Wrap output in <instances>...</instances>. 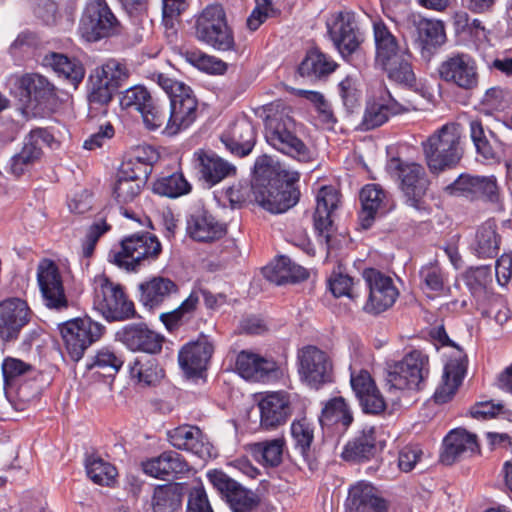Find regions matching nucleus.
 Masks as SVG:
<instances>
[{
    "label": "nucleus",
    "mask_w": 512,
    "mask_h": 512,
    "mask_svg": "<svg viewBox=\"0 0 512 512\" xmlns=\"http://www.w3.org/2000/svg\"><path fill=\"white\" fill-rule=\"evenodd\" d=\"M190 190L191 185L183 174L178 172L162 176L153 183V191L156 194L169 198H177L188 194Z\"/></svg>",
    "instance_id": "50"
},
{
    "label": "nucleus",
    "mask_w": 512,
    "mask_h": 512,
    "mask_svg": "<svg viewBox=\"0 0 512 512\" xmlns=\"http://www.w3.org/2000/svg\"><path fill=\"white\" fill-rule=\"evenodd\" d=\"M14 86L20 100L28 107L36 106L54 97V85L37 73H26L15 78Z\"/></svg>",
    "instance_id": "24"
},
{
    "label": "nucleus",
    "mask_w": 512,
    "mask_h": 512,
    "mask_svg": "<svg viewBox=\"0 0 512 512\" xmlns=\"http://www.w3.org/2000/svg\"><path fill=\"white\" fill-rule=\"evenodd\" d=\"M156 236L149 233L134 234L121 242L119 250L109 253V261L127 271H136L145 262L155 260L161 252Z\"/></svg>",
    "instance_id": "7"
},
{
    "label": "nucleus",
    "mask_w": 512,
    "mask_h": 512,
    "mask_svg": "<svg viewBox=\"0 0 512 512\" xmlns=\"http://www.w3.org/2000/svg\"><path fill=\"white\" fill-rule=\"evenodd\" d=\"M418 109L417 105L410 99H395L390 91L381 86L373 100L367 103L362 126L366 130L377 128L386 123L390 117L408 113Z\"/></svg>",
    "instance_id": "13"
},
{
    "label": "nucleus",
    "mask_w": 512,
    "mask_h": 512,
    "mask_svg": "<svg viewBox=\"0 0 512 512\" xmlns=\"http://www.w3.org/2000/svg\"><path fill=\"white\" fill-rule=\"evenodd\" d=\"M140 301L149 308L156 309L178 299L179 287L169 278L153 277L139 285Z\"/></svg>",
    "instance_id": "28"
},
{
    "label": "nucleus",
    "mask_w": 512,
    "mask_h": 512,
    "mask_svg": "<svg viewBox=\"0 0 512 512\" xmlns=\"http://www.w3.org/2000/svg\"><path fill=\"white\" fill-rule=\"evenodd\" d=\"M265 278L277 285L304 280L308 277L307 270L291 261L286 256H280L263 269Z\"/></svg>",
    "instance_id": "39"
},
{
    "label": "nucleus",
    "mask_w": 512,
    "mask_h": 512,
    "mask_svg": "<svg viewBox=\"0 0 512 512\" xmlns=\"http://www.w3.org/2000/svg\"><path fill=\"white\" fill-rule=\"evenodd\" d=\"M31 310L26 301L8 298L0 302V339L15 341L30 320Z\"/></svg>",
    "instance_id": "21"
},
{
    "label": "nucleus",
    "mask_w": 512,
    "mask_h": 512,
    "mask_svg": "<svg viewBox=\"0 0 512 512\" xmlns=\"http://www.w3.org/2000/svg\"><path fill=\"white\" fill-rule=\"evenodd\" d=\"M195 156L201 177L211 186L236 173L234 165L215 153L198 151Z\"/></svg>",
    "instance_id": "36"
},
{
    "label": "nucleus",
    "mask_w": 512,
    "mask_h": 512,
    "mask_svg": "<svg viewBox=\"0 0 512 512\" xmlns=\"http://www.w3.org/2000/svg\"><path fill=\"white\" fill-rule=\"evenodd\" d=\"M336 66L337 64L327 55L317 49H312L307 52L298 71L301 76L318 79L332 73Z\"/></svg>",
    "instance_id": "48"
},
{
    "label": "nucleus",
    "mask_w": 512,
    "mask_h": 512,
    "mask_svg": "<svg viewBox=\"0 0 512 512\" xmlns=\"http://www.w3.org/2000/svg\"><path fill=\"white\" fill-rule=\"evenodd\" d=\"M123 363L124 361L120 355H117L115 351L108 347H103L91 357L87 363V368L89 370L97 369L112 376L121 369Z\"/></svg>",
    "instance_id": "52"
},
{
    "label": "nucleus",
    "mask_w": 512,
    "mask_h": 512,
    "mask_svg": "<svg viewBox=\"0 0 512 512\" xmlns=\"http://www.w3.org/2000/svg\"><path fill=\"white\" fill-rule=\"evenodd\" d=\"M88 477L96 484L109 486L117 475L116 468L99 457H90L86 461Z\"/></svg>",
    "instance_id": "55"
},
{
    "label": "nucleus",
    "mask_w": 512,
    "mask_h": 512,
    "mask_svg": "<svg viewBox=\"0 0 512 512\" xmlns=\"http://www.w3.org/2000/svg\"><path fill=\"white\" fill-rule=\"evenodd\" d=\"M387 170L400 180V188L410 205L419 209L421 199L428 188L424 168L418 163L403 162L399 158H392L387 164Z\"/></svg>",
    "instance_id": "16"
},
{
    "label": "nucleus",
    "mask_w": 512,
    "mask_h": 512,
    "mask_svg": "<svg viewBox=\"0 0 512 512\" xmlns=\"http://www.w3.org/2000/svg\"><path fill=\"white\" fill-rule=\"evenodd\" d=\"M254 200L265 210L280 214L292 208L299 200L295 187L299 173L286 169L274 170L267 156L259 157L254 165Z\"/></svg>",
    "instance_id": "1"
},
{
    "label": "nucleus",
    "mask_w": 512,
    "mask_h": 512,
    "mask_svg": "<svg viewBox=\"0 0 512 512\" xmlns=\"http://www.w3.org/2000/svg\"><path fill=\"white\" fill-rule=\"evenodd\" d=\"M187 235L197 242L210 243L226 234V225L205 209L194 210L186 220Z\"/></svg>",
    "instance_id": "23"
},
{
    "label": "nucleus",
    "mask_w": 512,
    "mask_h": 512,
    "mask_svg": "<svg viewBox=\"0 0 512 512\" xmlns=\"http://www.w3.org/2000/svg\"><path fill=\"white\" fill-rule=\"evenodd\" d=\"M327 26L331 40L343 56H349L358 49L362 36L352 13H336Z\"/></svg>",
    "instance_id": "22"
},
{
    "label": "nucleus",
    "mask_w": 512,
    "mask_h": 512,
    "mask_svg": "<svg viewBox=\"0 0 512 512\" xmlns=\"http://www.w3.org/2000/svg\"><path fill=\"white\" fill-rule=\"evenodd\" d=\"M260 413V427L274 431L286 424L293 413L290 394L274 391L265 394L257 404Z\"/></svg>",
    "instance_id": "20"
},
{
    "label": "nucleus",
    "mask_w": 512,
    "mask_h": 512,
    "mask_svg": "<svg viewBox=\"0 0 512 512\" xmlns=\"http://www.w3.org/2000/svg\"><path fill=\"white\" fill-rule=\"evenodd\" d=\"M329 287L335 297L347 296L354 299L356 295L353 290V279L342 273L341 271H334L329 278Z\"/></svg>",
    "instance_id": "58"
},
{
    "label": "nucleus",
    "mask_w": 512,
    "mask_h": 512,
    "mask_svg": "<svg viewBox=\"0 0 512 512\" xmlns=\"http://www.w3.org/2000/svg\"><path fill=\"white\" fill-rule=\"evenodd\" d=\"M346 509L347 512H384L386 503L372 485L359 482L349 490Z\"/></svg>",
    "instance_id": "35"
},
{
    "label": "nucleus",
    "mask_w": 512,
    "mask_h": 512,
    "mask_svg": "<svg viewBox=\"0 0 512 512\" xmlns=\"http://www.w3.org/2000/svg\"><path fill=\"white\" fill-rule=\"evenodd\" d=\"M143 123L149 130H156L164 123H167L166 113L162 111L159 104L153 99L149 107L140 113Z\"/></svg>",
    "instance_id": "61"
},
{
    "label": "nucleus",
    "mask_w": 512,
    "mask_h": 512,
    "mask_svg": "<svg viewBox=\"0 0 512 512\" xmlns=\"http://www.w3.org/2000/svg\"><path fill=\"white\" fill-rule=\"evenodd\" d=\"M413 24L417 32V41L423 49L430 50L445 42L446 35L441 21L417 16L413 18Z\"/></svg>",
    "instance_id": "43"
},
{
    "label": "nucleus",
    "mask_w": 512,
    "mask_h": 512,
    "mask_svg": "<svg viewBox=\"0 0 512 512\" xmlns=\"http://www.w3.org/2000/svg\"><path fill=\"white\" fill-rule=\"evenodd\" d=\"M374 434V427H364L359 435L345 445L341 454L342 458L351 462L369 460L376 450Z\"/></svg>",
    "instance_id": "40"
},
{
    "label": "nucleus",
    "mask_w": 512,
    "mask_h": 512,
    "mask_svg": "<svg viewBox=\"0 0 512 512\" xmlns=\"http://www.w3.org/2000/svg\"><path fill=\"white\" fill-rule=\"evenodd\" d=\"M423 150L428 167L434 173L456 165L461 158L458 125H443L423 143Z\"/></svg>",
    "instance_id": "5"
},
{
    "label": "nucleus",
    "mask_w": 512,
    "mask_h": 512,
    "mask_svg": "<svg viewBox=\"0 0 512 512\" xmlns=\"http://www.w3.org/2000/svg\"><path fill=\"white\" fill-rule=\"evenodd\" d=\"M488 135L491 136L492 132H486L479 120H472L470 122V137L477 153L486 160H493L496 157V153L490 144Z\"/></svg>",
    "instance_id": "57"
},
{
    "label": "nucleus",
    "mask_w": 512,
    "mask_h": 512,
    "mask_svg": "<svg viewBox=\"0 0 512 512\" xmlns=\"http://www.w3.org/2000/svg\"><path fill=\"white\" fill-rule=\"evenodd\" d=\"M353 421L352 412L342 397L331 399L322 409L319 422L323 429L342 434Z\"/></svg>",
    "instance_id": "37"
},
{
    "label": "nucleus",
    "mask_w": 512,
    "mask_h": 512,
    "mask_svg": "<svg viewBox=\"0 0 512 512\" xmlns=\"http://www.w3.org/2000/svg\"><path fill=\"white\" fill-rule=\"evenodd\" d=\"M490 281L491 274L488 266L471 268L466 274V283L473 293L481 292Z\"/></svg>",
    "instance_id": "62"
},
{
    "label": "nucleus",
    "mask_w": 512,
    "mask_h": 512,
    "mask_svg": "<svg viewBox=\"0 0 512 512\" xmlns=\"http://www.w3.org/2000/svg\"><path fill=\"white\" fill-rule=\"evenodd\" d=\"M378 66L385 71L387 77L392 82L406 87H412L415 83L416 78L412 70L411 55L409 52L391 58L388 62H383Z\"/></svg>",
    "instance_id": "46"
},
{
    "label": "nucleus",
    "mask_w": 512,
    "mask_h": 512,
    "mask_svg": "<svg viewBox=\"0 0 512 512\" xmlns=\"http://www.w3.org/2000/svg\"><path fill=\"white\" fill-rule=\"evenodd\" d=\"M265 139L271 147L298 161L309 162L313 158L311 151L296 136L294 120L283 112L267 115Z\"/></svg>",
    "instance_id": "4"
},
{
    "label": "nucleus",
    "mask_w": 512,
    "mask_h": 512,
    "mask_svg": "<svg viewBox=\"0 0 512 512\" xmlns=\"http://www.w3.org/2000/svg\"><path fill=\"white\" fill-rule=\"evenodd\" d=\"M154 159L155 152L151 147H139L134 159L121 165L113 187V197L119 204L131 203L139 196L149 164Z\"/></svg>",
    "instance_id": "2"
},
{
    "label": "nucleus",
    "mask_w": 512,
    "mask_h": 512,
    "mask_svg": "<svg viewBox=\"0 0 512 512\" xmlns=\"http://www.w3.org/2000/svg\"><path fill=\"white\" fill-rule=\"evenodd\" d=\"M221 141L233 154L247 156L256 143V132L252 122L242 117L233 122L222 134Z\"/></svg>",
    "instance_id": "29"
},
{
    "label": "nucleus",
    "mask_w": 512,
    "mask_h": 512,
    "mask_svg": "<svg viewBox=\"0 0 512 512\" xmlns=\"http://www.w3.org/2000/svg\"><path fill=\"white\" fill-rule=\"evenodd\" d=\"M478 176L460 175L449 187L452 194L461 195L467 198L477 197Z\"/></svg>",
    "instance_id": "60"
},
{
    "label": "nucleus",
    "mask_w": 512,
    "mask_h": 512,
    "mask_svg": "<svg viewBox=\"0 0 512 512\" xmlns=\"http://www.w3.org/2000/svg\"><path fill=\"white\" fill-rule=\"evenodd\" d=\"M251 194L254 195V181L251 184L239 182L226 190V197L233 208H240L248 202Z\"/></svg>",
    "instance_id": "59"
},
{
    "label": "nucleus",
    "mask_w": 512,
    "mask_h": 512,
    "mask_svg": "<svg viewBox=\"0 0 512 512\" xmlns=\"http://www.w3.org/2000/svg\"><path fill=\"white\" fill-rule=\"evenodd\" d=\"M199 304V296L192 292L181 304L172 311L162 313L160 319L169 330L175 329L183 321L190 319Z\"/></svg>",
    "instance_id": "51"
},
{
    "label": "nucleus",
    "mask_w": 512,
    "mask_h": 512,
    "mask_svg": "<svg viewBox=\"0 0 512 512\" xmlns=\"http://www.w3.org/2000/svg\"><path fill=\"white\" fill-rule=\"evenodd\" d=\"M423 451L419 446L409 445L399 452L398 466L403 472H410L421 461Z\"/></svg>",
    "instance_id": "63"
},
{
    "label": "nucleus",
    "mask_w": 512,
    "mask_h": 512,
    "mask_svg": "<svg viewBox=\"0 0 512 512\" xmlns=\"http://www.w3.org/2000/svg\"><path fill=\"white\" fill-rule=\"evenodd\" d=\"M127 68L116 60H109L96 67L89 76V101L104 105L111 101L113 93L127 80Z\"/></svg>",
    "instance_id": "11"
},
{
    "label": "nucleus",
    "mask_w": 512,
    "mask_h": 512,
    "mask_svg": "<svg viewBox=\"0 0 512 512\" xmlns=\"http://www.w3.org/2000/svg\"><path fill=\"white\" fill-rule=\"evenodd\" d=\"M182 487L166 484L155 488L152 498L154 512H178L182 505Z\"/></svg>",
    "instance_id": "49"
},
{
    "label": "nucleus",
    "mask_w": 512,
    "mask_h": 512,
    "mask_svg": "<svg viewBox=\"0 0 512 512\" xmlns=\"http://www.w3.org/2000/svg\"><path fill=\"white\" fill-rule=\"evenodd\" d=\"M168 438L175 448L191 452L201 459H207L213 455V446L196 426H179L168 432Z\"/></svg>",
    "instance_id": "26"
},
{
    "label": "nucleus",
    "mask_w": 512,
    "mask_h": 512,
    "mask_svg": "<svg viewBox=\"0 0 512 512\" xmlns=\"http://www.w3.org/2000/svg\"><path fill=\"white\" fill-rule=\"evenodd\" d=\"M121 25L104 0H92L80 19L78 32L87 42L120 33Z\"/></svg>",
    "instance_id": "9"
},
{
    "label": "nucleus",
    "mask_w": 512,
    "mask_h": 512,
    "mask_svg": "<svg viewBox=\"0 0 512 512\" xmlns=\"http://www.w3.org/2000/svg\"><path fill=\"white\" fill-rule=\"evenodd\" d=\"M235 368L242 378L259 382L275 377L278 365L272 359L264 358L249 351H241L237 355Z\"/></svg>",
    "instance_id": "30"
},
{
    "label": "nucleus",
    "mask_w": 512,
    "mask_h": 512,
    "mask_svg": "<svg viewBox=\"0 0 512 512\" xmlns=\"http://www.w3.org/2000/svg\"><path fill=\"white\" fill-rule=\"evenodd\" d=\"M361 211L359 221L364 229L371 227L374 219L390 208L388 193L379 184H367L360 191Z\"/></svg>",
    "instance_id": "27"
},
{
    "label": "nucleus",
    "mask_w": 512,
    "mask_h": 512,
    "mask_svg": "<svg viewBox=\"0 0 512 512\" xmlns=\"http://www.w3.org/2000/svg\"><path fill=\"white\" fill-rule=\"evenodd\" d=\"M198 103L191 89L174 95L170 100V114L165 126L168 135H175L188 128L197 118Z\"/></svg>",
    "instance_id": "25"
},
{
    "label": "nucleus",
    "mask_w": 512,
    "mask_h": 512,
    "mask_svg": "<svg viewBox=\"0 0 512 512\" xmlns=\"http://www.w3.org/2000/svg\"><path fill=\"white\" fill-rule=\"evenodd\" d=\"M363 278L369 290L365 311L378 314L393 306L399 291L391 277L370 268L363 271Z\"/></svg>",
    "instance_id": "17"
},
{
    "label": "nucleus",
    "mask_w": 512,
    "mask_h": 512,
    "mask_svg": "<svg viewBox=\"0 0 512 512\" xmlns=\"http://www.w3.org/2000/svg\"><path fill=\"white\" fill-rule=\"evenodd\" d=\"M187 512H213L203 487H194L190 491Z\"/></svg>",
    "instance_id": "64"
},
{
    "label": "nucleus",
    "mask_w": 512,
    "mask_h": 512,
    "mask_svg": "<svg viewBox=\"0 0 512 512\" xmlns=\"http://www.w3.org/2000/svg\"><path fill=\"white\" fill-rule=\"evenodd\" d=\"M440 78L461 90L473 91L479 85L476 60L467 53H456L447 57L438 68Z\"/></svg>",
    "instance_id": "14"
},
{
    "label": "nucleus",
    "mask_w": 512,
    "mask_h": 512,
    "mask_svg": "<svg viewBox=\"0 0 512 512\" xmlns=\"http://www.w3.org/2000/svg\"><path fill=\"white\" fill-rule=\"evenodd\" d=\"M142 469L149 476L165 479L185 474L189 471V465L179 453L167 451L143 462Z\"/></svg>",
    "instance_id": "34"
},
{
    "label": "nucleus",
    "mask_w": 512,
    "mask_h": 512,
    "mask_svg": "<svg viewBox=\"0 0 512 512\" xmlns=\"http://www.w3.org/2000/svg\"><path fill=\"white\" fill-rule=\"evenodd\" d=\"M122 342L131 351L157 354L162 350L164 338L144 324L126 326L121 335Z\"/></svg>",
    "instance_id": "32"
},
{
    "label": "nucleus",
    "mask_w": 512,
    "mask_h": 512,
    "mask_svg": "<svg viewBox=\"0 0 512 512\" xmlns=\"http://www.w3.org/2000/svg\"><path fill=\"white\" fill-rule=\"evenodd\" d=\"M213 352V344L201 336L182 347L178 354L179 365L187 375H196L206 369Z\"/></svg>",
    "instance_id": "31"
},
{
    "label": "nucleus",
    "mask_w": 512,
    "mask_h": 512,
    "mask_svg": "<svg viewBox=\"0 0 512 512\" xmlns=\"http://www.w3.org/2000/svg\"><path fill=\"white\" fill-rule=\"evenodd\" d=\"M37 283L46 307L54 310H63L68 307L62 276L53 261L45 259L39 263Z\"/></svg>",
    "instance_id": "19"
},
{
    "label": "nucleus",
    "mask_w": 512,
    "mask_h": 512,
    "mask_svg": "<svg viewBox=\"0 0 512 512\" xmlns=\"http://www.w3.org/2000/svg\"><path fill=\"white\" fill-rule=\"evenodd\" d=\"M54 142L53 135L47 129L36 128L25 137L22 148L38 160L42 154V149L52 147Z\"/></svg>",
    "instance_id": "56"
},
{
    "label": "nucleus",
    "mask_w": 512,
    "mask_h": 512,
    "mask_svg": "<svg viewBox=\"0 0 512 512\" xmlns=\"http://www.w3.org/2000/svg\"><path fill=\"white\" fill-rule=\"evenodd\" d=\"M43 64L51 67L59 76L71 81L73 84H78L84 78L83 66L75 61L69 59L66 55L50 52L43 58Z\"/></svg>",
    "instance_id": "47"
},
{
    "label": "nucleus",
    "mask_w": 512,
    "mask_h": 512,
    "mask_svg": "<svg viewBox=\"0 0 512 512\" xmlns=\"http://www.w3.org/2000/svg\"><path fill=\"white\" fill-rule=\"evenodd\" d=\"M429 373L428 355L413 350L401 360L387 364L385 380L390 389L418 391L424 388Z\"/></svg>",
    "instance_id": "3"
},
{
    "label": "nucleus",
    "mask_w": 512,
    "mask_h": 512,
    "mask_svg": "<svg viewBox=\"0 0 512 512\" xmlns=\"http://www.w3.org/2000/svg\"><path fill=\"white\" fill-rule=\"evenodd\" d=\"M301 381L313 389L333 381V362L330 356L316 346L308 345L297 355Z\"/></svg>",
    "instance_id": "12"
},
{
    "label": "nucleus",
    "mask_w": 512,
    "mask_h": 512,
    "mask_svg": "<svg viewBox=\"0 0 512 512\" xmlns=\"http://www.w3.org/2000/svg\"><path fill=\"white\" fill-rule=\"evenodd\" d=\"M419 275L424 291L441 293L445 290L446 275L437 261L422 266Z\"/></svg>",
    "instance_id": "54"
},
{
    "label": "nucleus",
    "mask_w": 512,
    "mask_h": 512,
    "mask_svg": "<svg viewBox=\"0 0 512 512\" xmlns=\"http://www.w3.org/2000/svg\"><path fill=\"white\" fill-rule=\"evenodd\" d=\"M214 488L226 499L232 512H253L260 504L259 495L247 489L227 474L219 470L207 473Z\"/></svg>",
    "instance_id": "15"
},
{
    "label": "nucleus",
    "mask_w": 512,
    "mask_h": 512,
    "mask_svg": "<svg viewBox=\"0 0 512 512\" xmlns=\"http://www.w3.org/2000/svg\"><path fill=\"white\" fill-rule=\"evenodd\" d=\"M195 37L219 51L234 49L235 41L227 24L226 13L219 4L206 6L195 19Z\"/></svg>",
    "instance_id": "6"
},
{
    "label": "nucleus",
    "mask_w": 512,
    "mask_h": 512,
    "mask_svg": "<svg viewBox=\"0 0 512 512\" xmlns=\"http://www.w3.org/2000/svg\"><path fill=\"white\" fill-rule=\"evenodd\" d=\"M285 448V438L277 437L250 444L249 452L261 465L265 467H277L283 461Z\"/></svg>",
    "instance_id": "41"
},
{
    "label": "nucleus",
    "mask_w": 512,
    "mask_h": 512,
    "mask_svg": "<svg viewBox=\"0 0 512 512\" xmlns=\"http://www.w3.org/2000/svg\"><path fill=\"white\" fill-rule=\"evenodd\" d=\"M93 307L110 321L129 319L135 313L134 304L127 299L122 287L105 275L94 278Z\"/></svg>",
    "instance_id": "8"
},
{
    "label": "nucleus",
    "mask_w": 512,
    "mask_h": 512,
    "mask_svg": "<svg viewBox=\"0 0 512 512\" xmlns=\"http://www.w3.org/2000/svg\"><path fill=\"white\" fill-rule=\"evenodd\" d=\"M153 100L150 92L142 85H135L123 91L120 96V106L128 111L141 113Z\"/></svg>",
    "instance_id": "53"
},
{
    "label": "nucleus",
    "mask_w": 512,
    "mask_h": 512,
    "mask_svg": "<svg viewBox=\"0 0 512 512\" xmlns=\"http://www.w3.org/2000/svg\"><path fill=\"white\" fill-rule=\"evenodd\" d=\"M374 42L376 48V64L388 62L389 59L408 52L399 44L397 38L382 20L373 22Z\"/></svg>",
    "instance_id": "38"
},
{
    "label": "nucleus",
    "mask_w": 512,
    "mask_h": 512,
    "mask_svg": "<svg viewBox=\"0 0 512 512\" xmlns=\"http://www.w3.org/2000/svg\"><path fill=\"white\" fill-rule=\"evenodd\" d=\"M499 245L500 237L496 232V225L487 221L478 228L471 248L480 258H493L498 254Z\"/></svg>",
    "instance_id": "45"
},
{
    "label": "nucleus",
    "mask_w": 512,
    "mask_h": 512,
    "mask_svg": "<svg viewBox=\"0 0 512 512\" xmlns=\"http://www.w3.org/2000/svg\"><path fill=\"white\" fill-rule=\"evenodd\" d=\"M290 429L295 448L299 451L308 467L312 470L315 464L314 454L311 448L314 440L313 424L306 418H302L294 420Z\"/></svg>",
    "instance_id": "42"
},
{
    "label": "nucleus",
    "mask_w": 512,
    "mask_h": 512,
    "mask_svg": "<svg viewBox=\"0 0 512 512\" xmlns=\"http://www.w3.org/2000/svg\"><path fill=\"white\" fill-rule=\"evenodd\" d=\"M130 378L143 386L158 383L164 376L163 369L155 358L140 356L129 365Z\"/></svg>",
    "instance_id": "44"
},
{
    "label": "nucleus",
    "mask_w": 512,
    "mask_h": 512,
    "mask_svg": "<svg viewBox=\"0 0 512 512\" xmlns=\"http://www.w3.org/2000/svg\"><path fill=\"white\" fill-rule=\"evenodd\" d=\"M479 451L477 436L465 429L452 430L444 439L441 460L450 465L460 458L471 456Z\"/></svg>",
    "instance_id": "33"
},
{
    "label": "nucleus",
    "mask_w": 512,
    "mask_h": 512,
    "mask_svg": "<svg viewBox=\"0 0 512 512\" xmlns=\"http://www.w3.org/2000/svg\"><path fill=\"white\" fill-rule=\"evenodd\" d=\"M59 330L69 357L78 362L87 348L102 337L105 327L90 317H84L62 323Z\"/></svg>",
    "instance_id": "10"
},
{
    "label": "nucleus",
    "mask_w": 512,
    "mask_h": 512,
    "mask_svg": "<svg viewBox=\"0 0 512 512\" xmlns=\"http://www.w3.org/2000/svg\"><path fill=\"white\" fill-rule=\"evenodd\" d=\"M447 344L452 347L451 352L447 355L448 361L444 366L442 381L434 393V399L437 403L443 404L448 402L459 386L466 373L467 356L464 351L453 342L444 333Z\"/></svg>",
    "instance_id": "18"
}]
</instances>
